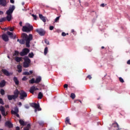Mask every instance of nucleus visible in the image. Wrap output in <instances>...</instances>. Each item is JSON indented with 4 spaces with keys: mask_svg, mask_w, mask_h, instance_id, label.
<instances>
[{
    "mask_svg": "<svg viewBox=\"0 0 130 130\" xmlns=\"http://www.w3.org/2000/svg\"><path fill=\"white\" fill-rule=\"evenodd\" d=\"M19 95V98L21 100H25V99L27 97V93L23 90L20 91Z\"/></svg>",
    "mask_w": 130,
    "mask_h": 130,
    "instance_id": "nucleus-6",
    "label": "nucleus"
},
{
    "mask_svg": "<svg viewBox=\"0 0 130 130\" xmlns=\"http://www.w3.org/2000/svg\"><path fill=\"white\" fill-rule=\"evenodd\" d=\"M32 17H33L34 20H37V16L34 14L31 15Z\"/></svg>",
    "mask_w": 130,
    "mask_h": 130,
    "instance_id": "nucleus-39",
    "label": "nucleus"
},
{
    "mask_svg": "<svg viewBox=\"0 0 130 130\" xmlns=\"http://www.w3.org/2000/svg\"><path fill=\"white\" fill-rule=\"evenodd\" d=\"M5 21H7V18L6 17H3L0 19V23H2V22H5Z\"/></svg>",
    "mask_w": 130,
    "mask_h": 130,
    "instance_id": "nucleus-30",
    "label": "nucleus"
},
{
    "mask_svg": "<svg viewBox=\"0 0 130 130\" xmlns=\"http://www.w3.org/2000/svg\"><path fill=\"white\" fill-rule=\"evenodd\" d=\"M41 81V77H38L36 78L35 80V83H39Z\"/></svg>",
    "mask_w": 130,
    "mask_h": 130,
    "instance_id": "nucleus-24",
    "label": "nucleus"
},
{
    "mask_svg": "<svg viewBox=\"0 0 130 130\" xmlns=\"http://www.w3.org/2000/svg\"><path fill=\"white\" fill-rule=\"evenodd\" d=\"M8 58H10V56H8L7 57Z\"/></svg>",
    "mask_w": 130,
    "mask_h": 130,
    "instance_id": "nucleus-64",
    "label": "nucleus"
},
{
    "mask_svg": "<svg viewBox=\"0 0 130 130\" xmlns=\"http://www.w3.org/2000/svg\"><path fill=\"white\" fill-rule=\"evenodd\" d=\"M19 25H20V26H22V21H20L19 22Z\"/></svg>",
    "mask_w": 130,
    "mask_h": 130,
    "instance_id": "nucleus-57",
    "label": "nucleus"
},
{
    "mask_svg": "<svg viewBox=\"0 0 130 130\" xmlns=\"http://www.w3.org/2000/svg\"><path fill=\"white\" fill-rule=\"evenodd\" d=\"M39 17L44 23L46 22V19H45V17H44L43 15H42V14H39Z\"/></svg>",
    "mask_w": 130,
    "mask_h": 130,
    "instance_id": "nucleus-19",
    "label": "nucleus"
},
{
    "mask_svg": "<svg viewBox=\"0 0 130 130\" xmlns=\"http://www.w3.org/2000/svg\"><path fill=\"white\" fill-rule=\"evenodd\" d=\"M23 75L24 76L25 75L29 76V75H30V73L28 72H25L23 73Z\"/></svg>",
    "mask_w": 130,
    "mask_h": 130,
    "instance_id": "nucleus-36",
    "label": "nucleus"
},
{
    "mask_svg": "<svg viewBox=\"0 0 130 130\" xmlns=\"http://www.w3.org/2000/svg\"><path fill=\"white\" fill-rule=\"evenodd\" d=\"M2 72L3 73V74H4V75H5V76H7L8 77H9V76H12L13 75V73L9 72V71H8V70L6 69H3Z\"/></svg>",
    "mask_w": 130,
    "mask_h": 130,
    "instance_id": "nucleus-10",
    "label": "nucleus"
},
{
    "mask_svg": "<svg viewBox=\"0 0 130 130\" xmlns=\"http://www.w3.org/2000/svg\"><path fill=\"white\" fill-rule=\"evenodd\" d=\"M42 97H43V94H42L41 92H39L38 94L39 99H42Z\"/></svg>",
    "mask_w": 130,
    "mask_h": 130,
    "instance_id": "nucleus-26",
    "label": "nucleus"
},
{
    "mask_svg": "<svg viewBox=\"0 0 130 130\" xmlns=\"http://www.w3.org/2000/svg\"><path fill=\"white\" fill-rule=\"evenodd\" d=\"M119 79L121 83H124V80H123V79H122V78L120 77Z\"/></svg>",
    "mask_w": 130,
    "mask_h": 130,
    "instance_id": "nucleus-38",
    "label": "nucleus"
},
{
    "mask_svg": "<svg viewBox=\"0 0 130 130\" xmlns=\"http://www.w3.org/2000/svg\"><path fill=\"white\" fill-rule=\"evenodd\" d=\"M8 99L9 100H12V99H16V98L15 97V96L14 95H8Z\"/></svg>",
    "mask_w": 130,
    "mask_h": 130,
    "instance_id": "nucleus-21",
    "label": "nucleus"
},
{
    "mask_svg": "<svg viewBox=\"0 0 130 130\" xmlns=\"http://www.w3.org/2000/svg\"><path fill=\"white\" fill-rule=\"evenodd\" d=\"M30 106L31 107H34V108H35V112H37V110L38 111H41V109L40 108V105L39 104H36V103H31Z\"/></svg>",
    "mask_w": 130,
    "mask_h": 130,
    "instance_id": "nucleus-4",
    "label": "nucleus"
},
{
    "mask_svg": "<svg viewBox=\"0 0 130 130\" xmlns=\"http://www.w3.org/2000/svg\"><path fill=\"white\" fill-rule=\"evenodd\" d=\"M15 6L13 5L9 7V10L6 12V14L7 15V17H6V20L10 22L12 20V14H13V12L15 10Z\"/></svg>",
    "mask_w": 130,
    "mask_h": 130,
    "instance_id": "nucleus-2",
    "label": "nucleus"
},
{
    "mask_svg": "<svg viewBox=\"0 0 130 130\" xmlns=\"http://www.w3.org/2000/svg\"><path fill=\"white\" fill-rule=\"evenodd\" d=\"M25 108H26V109H29V106L28 105L25 106Z\"/></svg>",
    "mask_w": 130,
    "mask_h": 130,
    "instance_id": "nucleus-52",
    "label": "nucleus"
},
{
    "mask_svg": "<svg viewBox=\"0 0 130 130\" xmlns=\"http://www.w3.org/2000/svg\"><path fill=\"white\" fill-rule=\"evenodd\" d=\"M39 123L40 125H43L44 122L42 121H40L39 122Z\"/></svg>",
    "mask_w": 130,
    "mask_h": 130,
    "instance_id": "nucleus-42",
    "label": "nucleus"
},
{
    "mask_svg": "<svg viewBox=\"0 0 130 130\" xmlns=\"http://www.w3.org/2000/svg\"><path fill=\"white\" fill-rule=\"evenodd\" d=\"M66 123H69V124H71L70 123V118L67 117L65 121Z\"/></svg>",
    "mask_w": 130,
    "mask_h": 130,
    "instance_id": "nucleus-29",
    "label": "nucleus"
},
{
    "mask_svg": "<svg viewBox=\"0 0 130 130\" xmlns=\"http://www.w3.org/2000/svg\"><path fill=\"white\" fill-rule=\"evenodd\" d=\"M8 3L7 2V0H0V5L3 7H6L7 6Z\"/></svg>",
    "mask_w": 130,
    "mask_h": 130,
    "instance_id": "nucleus-11",
    "label": "nucleus"
},
{
    "mask_svg": "<svg viewBox=\"0 0 130 130\" xmlns=\"http://www.w3.org/2000/svg\"><path fill=\"white\" fill-rule=\"evenodd\" d=\"M54 27L53 26H50L49 27V29L50 30H52Z\"/></svg>",
    "mask_w": 130,
    "mask_h": 130,
    "instance_id": "nucleus-48",
    "label": "nucleus"
},
{
    "mask_svg": "<svg viewBox=\"0 0 130 130\" xmlns=\"http://www.w3.org/2000/svg\"><path fill=\"white\" fill-rule=\"evenodd\" d=\"M14 97L17 99V98H18V95H19V94H20V91H19L18 90V89H16L14 91Z\"/></svg>",
    "mask_w": 130,
    "mask_h": 130,
    "instance_id": "nucleus-16",
    "label": "nucleus"
},
{
    "mask_svg": "<svg viewBox=\"0 0 130 130\" xmlns=\"http://www.w3.org/2000/svg\"><path fill=\"white\" fill-rule=\"evenodd\" d=\"M6 85V81L5 80H2L0 82V87L1 88H3V87H5Z\"/></svg>",
    "mask_w": 130,
    "mask_h": 130,
    "instance_id": "nucleus-18",
    "label": "nucleus"
},
{
    "mask_svg": "<svg viewBox=\"0 0 130 130\" xmlns=\"http://www.w3.org/2000/svg\"><path fill=\"white\" fill-rule=\"evenodd\" d=\"M19 123H20L21 125H26L27 124L26 122H25L23 120L20 119L19 120Z\"/></svg>",
    "mask_w": 130,
    "mask_h": 130,
    "instance_id": "nucleus-20",
    "label": "nucleus"
},
{
    "mask_svg": "<svg viewBox=\"0 0 130 130\" xmlns=\"http://www.w3.org/2000/svg\"><path fill=\"white\" fill-rule=\"evenodd\" d=\"M21 37L23 39H18V42H19L20 44H24L25 41L26 47H30V42L31 41V40H32V39H33L32 36L31 34H30L28 36L27 34L23 33L22 34Z\"/></svg>",
    "mask_w": 130,
    "mask_h": 130,
    "instance_id": "nucleus-1",
    "label": "nucleus"
},
{
    "mask_svg": "<svg viewBox=\"0 0 130 130\" xmlns=\"http://www.w3.org/2000/svg\"><path fill=\"white\" fill-rule=\"evenodd\" d=\"M17 69H18V72L21 73L22 72V66L20 64L17 66Z\"/></svg>",
    "mask_w": 130,
    "mask_h": 130,
    "instance_id": "nucleus-22",
    "label": "nucleus"
},
{
    "mask_svg": "<svg viewBox=\"0 0 130 130\" xmlns=\"http://www.w3.org/2000/svg\"><path fill=\"white\" fill-rule=\"evenodd\" d=\"M19 113V108H18V107H16L14 108V110H12L11 113L12 114H15V113Z\"/></svg>",
    "mask_w": 130,
    "mask_h": 130,
    "instance_id": "nucleus-13",
    "label": "nucleus"
},
{
    "mask_svg": "<svg viewBox=\"0 0 130 130\" xmlns=\"http://www.w3.org/2000/svg\"><path fill=\"white\" fill-rule=\"evenodd\" d=\"M13 114L16 115V116H17V117H20V115H19V114H18V113Z\"/></svg>",
    "mask_w": 130,
    "mask_h": 130,
    "instance_id": "nucleus-49",
    "label": "nucleus"
},
{
    "mask_svg": "<svg viewBox=\"0 0 130 130\" xmlns=\"http://www.w3.org/2000/svg\"><path fill=\"white\" fill-rule=\"evenodd\" d=\"M16 130H20V127H19V126H17L16 127Z\"/></svg>",
    "mask_w": 130,
    "mask_h": 130,
    "instance_id": "nucleus-56",
    "label": "nucleus"
},
{
    "mask_svg": "<svg viewBox=\"0 0 130 130\" xmlns=\"http://www.w3.org/2000/svg\"><path fill=\"white\" fill-rule=\"evenodd\" d=\"M98 108H99V109H101V107H98Z\"/></svg>",
    "mask_w": 130,
    "mask_h": 130,
    "instance_id": "nucleus-61",
    "label": "nucleus"
},
{
    "mask_svg": "<svg viewBox=\"0 0 130 130\" xmlns=\"http://www.w3.org/2000/svg\"><path fill=\"white\" fill-rule=\"evenodd\" d=\"M27 77L26 76H24L23 77V78L22 79V81H27Z\"/></svg>",
    "mask_w": 130,
    "mask_h": 130,
    "instance_id": "nucleus-43",
    "label": "nucleus"
},
{
    "mask_svg": "<svg viewBox=\"0 0 130 130\" xmlns=\"http://www.w3.org/2000/svg\"><path fill=\"white\" fill-rule=\"evenodd\" d=\"M6 107L8 108V107H9V106L7 105V106H6Z\"/></svg>",
    "mask_w": 130,
    "mask_h": 130,
    "instance_id": "nucleus-63",
    "label": "nucleus"
},
{
    "mask_svg": "<svg viewBox=\"0 0 130 130\" xmlns=\"http://www.w3.org/2000/svg\"><path fill=\"white\" fill-rule=\"evenodd\" d=\"M24 62L23 63L24 68H28L29 64H30V62H31V60L28 57H25L24 58Z\"/></svg>",
    "mask_w": 130,
    "mask_h": 130,
    "instance_id": "nucleus-5",
    "label": "nucleus"
},
{
    "mask_svg": "<svg viewBox=\"0 0 130 130\" xmlns=\"http://www.w3.org/2000/svg\"><path fill=\"white\" fill-rule=\"evenodd\" d=\"M87 78H88V79H89V80H91V79H92V77H91V75L87 76Z\"/></svg>",
    "mask_w": 130,
    "mask_h": 130,
    "instance_id": "nucleus-50",
    "label": "nucleus"
},
{
    "mask_svg": "<svg viewBox=\"0 0 130 130\" xmlns=\"http://www.w3.org/2000/svg\"><path fill=\"white\" fill-rule=\"evenodd\" d=\"M29 52H30V50L28 49L25 48L20 53V54L21 56H24V55H27Z\"/></svg>",
    "mask_w": 130,
    "mask_h": 130,
    "instance_id": "nucleus-8",
    "label": "nucleus"
},
{
    "mask_svg": "<svg viewBox=\"0 0 130 130\" xmlns=\"http://www.w3.org/2000/svg\"><path fill=\"white\" fill-rule=\"evenodd\" d=\"M71 97L72 99H75V98H76V95H75L74 93H71Z\"/></svg>",
    "mask_w": 130,
    "mask_h": 130,
    "instance_id": "nucleus-35",
    "label": "nucleus"
},
{
    "mask_svg": "<svg viewBox=\"0 0 130 130\" xmlns=\"http://www.w3.org/2000/svg\"><path fill=\"white\" fill-rule=\"evenodd\" d=\"M101 7H102L103 8H104V7H105V4H102L101 5Z\"/></svg>",
    "mask_w": 130,
    "mask_h": 130,
    "instance_id": "nucleus-51",
    "label": "nucleus"
},
{
    "mask_svg": "<svg viewBox=\"0 0 130 130\" xmlns=\"http://www.w3.org/2000/svg\"><path fill=\"white\" fill-rule=\"evenodd\" d=\"M64 88H68V84H66L63 86Z\"/></svg>",
    "mask_w": 130,
    "mask_h": 130,
    "instance_id": "nucleus-54",
    "label": "nucleus"
},
{
    "mask_svg": "<svg viewBox=\"0 0 130 130\" xmlns=\"http://www.w3.org/2000/svg\"><path fill=\"white\" fill-rule=\"evenodd\" d=\"M71 32L72 33H73V34H76V31H75V30L74 29H72L71 30Z\"/></svg>",
    "mask_w": 130,
    "mask_h": 130,
    "instance_id": "nucleus-47",
    "label": "nucleus"
},
{
    "mask_svg": "<svg viewBox=\"0 0 130 130\" xmlns=\"http://www.w3.org/2000/svg\"><path fill=\"white\" fill-rule=\"evenodd\" d=\"M0 111L3 116H4V117H6L8 115V112H6V109L3 106H0Z\"/></svg>",
    "mask_w": 130,
    "mask_h": 130,
    "instance_id": "nucleus-7",
    "label": "nucleus"
},
{
    "mask_svg": "<svg viewBox=\"0 0 130 130\" xmlns=\"http://www.w3.org/2000/svg\"><path fill=\"white\" fill-rule=\"evenodd\" d=\"M7 34L8 35H9V36H10V37H11V38H13V33L10 32V31H8L7 32Z\"/></svg>",
    "mask_w": 130,
    "mask_h": 130,
    "instance_id": "nucleus-32",
    "label": "nucleus"
},
{
    "mask_svg": "<svg viewBox=\"0 0 130 130\" xmlns=\"http://www.w3.org/2000/svg\"><path fill=\"white\" fill-rule=\"evenodd\" d=\"M29 128H30V124H27L26 127L24 128V130H29Z\"/></svg>",
    "mask_w": 130,
    "mask_h": 130,
    "instance_id": "nucleus-33",
    "label": "nucleus"
},
{
    "mask_svg": "<svg viewBox=\"0 0 130 130\" xmlns=\"http://www.w3.org/2000/svg\"><path fill=\"white\" fill-rule=\"evenodd\" d=\"M14 58L15 60L17 61V62H20L21 60H22V57L16 56V57H14Z\"/></svg>",
    "mask_w": 130,
    "mask_h": 130,
    "instance_id": "nucleus-17",
    "label": "nucleus"
},
{
    "mask_svg": "<svg viewBox=\"0 0 130 130\" xmlns=\"http://www.w3.org/2000/svg\"><path fill=\"white\" fill-rule=\"evenodd\" d=\"M113 126L114 127H116V126L118 127V129H119V125H118V123L117 122H114L112 124Z\"/></svg>",
    "mask_w": 130,
    "mask_h": 130,
    "instance_id": "nucleus-25",
    "label": "nucleus"
},
{
    "mask_svg": "<svg viewBox=\"0 0 130 130\" xmlns=\"http://www.w3.org/2000/svg\"><path fill=\"white\" fill-rule=\"evenodd\" d=\"M36 32L39 34L41 36H44L45 35V31L42 28H38L36 30Z\"/></svg>",
    "mask_w": 130,
    "mask_h": 130,
    "instance_id": "nucleus-9",
    "label": "nucleus"
},
{
    "mask_svg": "<svg viewBox=\"0 0 130 130\" xmlns=\"http://www.w3.org/2000/svg\"><path fill=\"white\" fill-rule=\"evenodd\" d=\"M13 80H14L16 85H19V80H18V78H17V77H15L13 78Z\"/></svg>",
    "mask_w": 130,
    "mask_h": 130,
    "instance_id": "nucleus-23",
    "label": "nucleus"
},
{
    "mask_svg": "<svg viewBox=\"0 0 130 130\" xmlns=\"http://www.w3.org/2000/svg\"><path fill=\"white\" fill-rule=\"evenodd\" d=\"M33 30V26L30 25L29 23H26L25 26L22 27L23 32H30Z\"/></svg>",
    "mask_w": 130,
    "mask_h": 130,
    "instance_id": "nucleus-3",
    "label": "nucleus"
},
{
    "mask_svg": "<svg viewBox=\"0 0 130 130\" xmlns=\"http://www.w3.org/2000/svg\"><path fill=\"white\" fill-rule=\"evenodd\" d=\"M18 105H19V106H22V103L19 102V103H18Z\"/></svg>",
    "mask_w": 130,
    "mask_h": 130,
    "instance_id": "nucleus-55",
    "label": "nucleus"
},
{
    "mask_svg": "<svg viewBox=\"0 0 130 130\" xmlns=\"http://www.w3.org/2000/svg\"><path fill=\"white\" fill-rule=\"evenodd\" d=\"M8 30H9V31H14V28L13 27H9L8 28Z\"/></svg>",
    "mask_w": 130,
    "mask_h": 130,
    "instance_id": "nucleus-40",
    "label": "nucleus"
},
{
    "mask_svg": "<svg viewBox=\"0 0 130 130\" xmlns=\"http://www.w3.org/2000/svg\"><path fill=\"white\" fill-rule=\"evenodd\" d=\"M0 103L1 104L4 105V102L3 101V99L0 98Z\"/></svg>",
    "mask_w": 130,
    "mask_h": 130,
    "instance_id": "nucleus-44",
    "label": "nucleus"
},
{
    "mask_svg": "<svg viewBox=\"0 0 130 130\" xmlns=\"http://www.w3.org/2000/svg\"><path fill=\"white\" fill-rule=\"evenodd\" d=\"M28 56H29V57H30V58H33V56H34V53H33V52L29 53L28 54Z\"/></svg>",
    "mask_w": 130,
    "mask_h": 130,
    "instance_id": "nucleus-27",
    "label": "nucleus"
},
{
    "mask_svg": "<svg viewBox=\"0 0 130 130\" xmlns=\"http://www.w3.org/2000/svg\"><path fill=\"white\" fill-rule=\"evenodd\" d=\"M6 126H8V127H13V124L10 121H8L5 123Z\"/></svg>",
    "mask_w": 130,
    "mask_h": 130,
    "instance_id": "nucleus-15",
    "label": "nucleus"
},
{
    "mask_svg": "<svg viewBox=\"0 0 130 130\" xmlns=\"http://www.w3.org/2000/svg\"><path fill=\"white\" fill-rule=\"evenodd\" d=\"M45 43H46V44H48V45L49 44V42L47 40H45Z\"/></svg>",
    "mask_w": 130,
    "mask_h": 130,
    "instance_id": "nucleus-45",
    "label": "nucleus"
},
{
    "mask_svg": "<svg viewBox=\"0 0 130 130\" xmlns=\"http://www.w3.org/2000/svg\"><path fill=\"white\" fill-rule=\"evenodd\" d=\"M102 49H104V47L102 46Z\"/></svg>",
    "mask_w": 130,
    "mask_h": 130,
    "instance_id": "nucleus-62",
    "label": "nucleus"
},
{
    "mask_svg": "<svg viewBox=\"0 0 130 130\" xmlns=\"http://www.w3.org/2000/svg\"><path fill=\"white\" fill-rule=\"evenodd\" d=\"M37 90H38V88L36 87V86H33L30 87L29 92L33 94V93H34V91H36Z\"/></svg>",
    "mask_w": 130,
    "mask_h": 130,
    "instance_id": "nucleus-12",
    "label": "nucleus"
},
{
    "mask_svg": "<svg viewBox=\"0 0 130 130\" xmlns=\"http://www.w3.org/2000/svg\"><path fill=\"white\" fill-rule=\"evenodd\" d=\"M48 52V48L46 47L44 49V54H45V55H46V54H47Z\"/></svg>",
    "mask_w": 130,
    "mask_h": 130,
    "instance_id": "nucleus-28",
    "label": "nucleus"
},
{
    "mask_svg": "<svg viewBox=\"0 0 130 130\" xmlns=\"http://www.w3.org/2000/svg\"><path fill=\"white\" fill-rule=\"evenodd\" d=\"M2 39H3V40H4V41H9V37H8V36L6 34H3L2 35Z\"/></svg>",
    "mask_w": 130,
    "mask_h": 130,
    "instance_id": "nucleus-14",
    "label": "nucleus"
},
{
    "mask_svg": "<svg viewBox=\"0 0 130 130\" xmlns=\"http://www.w3.org/2000/svg\"><path fill=\"white\" fill-rule=\"evenodd\" d=\"M29 83L30 84H34L35 83V79L34 78L31 79L29 80Z\"/></svg>",
    "mask_w": 130,
    "mask_h": 130,
    "instance_id": "nucleus-31",
    "label": "nucleus"
},
{
    "mask_svg": "<svg viewBox=\"0 0 130 130\" xmlns=\"http://www.w3.org/2000/svg\"><path fill=\"white\" fill-rule=\"evenodd\" d=\"M3 14H4V12H3V11H0V15H3Z\"/></svg>",
    "mask_w": 130,
    "mask_h": 130,
    "instance_id": "nucleus-60",
    "label": "nucleus"
},
{
    "mask_svg": "<svg viewBox=\"0 0 130 130\" xmlns=\"http://www.w3.org/2000/svg\"><path fill=\"white\" fill-rule=\"evenodd\" d=\"M61 35H62V36L64 37V36H67V34H66V33L64 32H62Z\"/></svg>",
    "mask_w": 130,
    "mask_h": 130,
    "instance_id": "nucleus-46",
    "label": "nucleus"
},
{
    "mask_svg": "<svg viewBox=\"0 0 130 130\" xmlns=\"http://www.w3.org/2000/svg\"><path fill=\"white\" fill-rule=\"evenodd\" d=\"M127 64H130V60H128L127 62Z\"/></svg>",
    "mask_w": 130,
    "mask_h": 130,
    "instance_id": "nucleus-58",
    "label": "nucleus"
},
{
    "mask_svg": "<svg viewBox=\"0 0 130 130\" xmlns=\"http://www.w3.org/2000/svg\"><path fill=\"white\" fill-rule=\"evenodd\" d=\"M0 93L2 95H5V90H4L3 89H1Z\"/></svg>",
    "mask_w": 130,
    "mask_h": 130,
    "instance_id": "nucleus-34",
    "label": "nucleus"
},
{
    "mask_svg": "<svg viewBox=\"0 0 130 130\" xmlns=\"http://www.w3.org/2000/svg\"><path fill=\"white\" fill-rule=\"evenodd\" d=\"M29 74L31 75V74H33V71H29Z\"/></svg>",
    "mask_w": 130,
    "mask_h": 130,
    "instance_id": "nucleus-59",
    "label": "nucleus"
},
{
    "mask_svg": "<svg viewBox=\"0 0 130 130\" xmlns=\"http://www.w3.org/2000/svg\"><path fill=\"white\" fill-rule=\"evenodd\" d=\"M60 17V16H58L56 18V19H55V22H57V21H58L59 20V18Z\"/></svg>",
    "mask_w": 130,
    "mask_h": 130,
    "instance_id": "nucleus-41",
    "label": "nucleus"
},
{
    "mask_svg": "<svg viewBox=\"0 0 130 130\" xmlns=\"http://www.w3.org/2000/svg\"><path fill=\"white\" fill-rule=\"evenodd\" d=\"M10 3H11V4H14V3H15V1H14V0H10Z\"/></svg>",
    "mask_w": 130,
    "mask_h": 130,
    "instance_id": "nucleus-53",
    "label": "nucleus"
},
{
    "mask_svg": "<svg viewBox=\"0 0 130 130\" xmlns=\"http://www.w3.org/2000/svg\"><path fill=\"white\" fill-rule=\"evenodd\" d=\"M17 55H19V52L18 51H15L13 56H16Z\"/></svg>",
    "mask_w": 130,
    "mask_h": 130,
    "instance_id": "nucleus-37",
    "label": "nucleus"
}]
</instances>
